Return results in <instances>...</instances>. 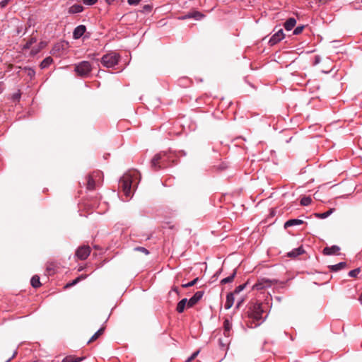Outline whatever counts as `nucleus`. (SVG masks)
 Wrapping results in <instances>:
<instances>
[{"mask_svg": "<svg viewBox=\"0 0 362 362\" xmlns=\"http://www.w3.org/2000/svg\"><path fill=\"white\" fill-rule=\"evenodd\" d=\"M304 28H305V25H298V26L296 27L293 30V34L295 35H299L300 33H302Z\"/></svg>", "mask_w": 362, "mask_h": 362, "instance_id": "nucleus-36", "label": "nucleus"}, {"mask_svg": "<svg viewBox=\"0 0 362 362\" xmlns=\"http://www.w3.org/2000/svg\"><path fill=\"white\" fill-rule=\"evenodd\" d=\"M199 351H197L195 352H194L190 357H189L185 362H191L192 360H194L197 356L199 354Z\"/></svg>", "mask_w": 362, "mask_h": 362, "instance_id": "nucleus-40", "label": "nucleus"}, {"mask_svg": "<svg viewBox=\"0 0 362 362\" xmlns=\"http://www.w3.org/2000/svg\"><path fill=\"white\" fill-rule=\"evenodd\" d=\"M86 32V27L84 25H79L76 26L73 31V38L74 40H78L83 35H85Z\"/></svg>", "mask_w": 362, "mask_h": 362, "instance_id": "nucleus-11", "label": "nucleus"}, {"mask_svg": "<svg viewBox=\"0 0 362 362\" xmlns=\"http://www.w3.org/2000/svg\"><path fill=\"white\" fill-rule=\"evenodd\" d=\"M340 250V247L337 245H332L331 247H325L323 249V254L325 255H332L337 254Z\"/></svg>", "mask_w": 362, "mask_h": 362, "instance_id": "nucleus-13", "label": "nucleus"}, {"mask_svg": "<svg viewBox=\"0 0 362 362\" xmlns=\"http://www.w3.org/2000/svg\"><path fill=\"white\" fill-rule=\"evenodd\" d=\"M228 342L227 341L224 342V341H223V339H218V344H219V346H220L221 349H223V350H225V349H227V344H228Z\"/></svg>", "mask_w": 362, "mask_h": 362, "instance_id": "nucleus-39", "label": "nucleus"}, {"mask_svg": "<svg viewBox=\"0 0 362 362\" xmlns=\"http://www.w3.org/2000/svg\"><path fill=\"white\" fill-rule=\"evenodd\" d=\"M361 2H362V0H361Z\"/></svg>", "mask_w": 362, "mask_h": 362, "instance_id": "nucleus-57", "label": "nucleus"}, {"mask_svg": "<svg viewBox=\"0 0 362 362\" xmlns=\"http://www.w3.org/2000/svg\"><path fill=\"white\" fill-rule=\"evenodd\" d=\"M303 223V221L298 218H292L286 221L284 223V228H288L289 227L299 226Z\"/></svg>", "mask_w": 362, "mask_h": 362, "instance_id": "nucleus-15", "label": "nucleus"}, {"mask_svg": "<svg viewBox=\"0 0 362 362\" xmlns=\"http://www.w3.org/2000/svg\"><path fill=\"white\" fill-rule=\"evenodd\" d=\"M180 18L182 19V20L188 19V18H193V17H192V13H189L187 15H185L184 16H182Z\"/></svg>", "mask_w": 362, "mask_h": 362, "instance_id": "nucleus-45", "label": "nucleus"}, {"mask_svg": "<svg viewBox=\"0 0 362 362\" xmlns=\"http://www.w3.org/2000/svg\"><path fill=\"white\" fill-rule=\"evenodd\" d=\"M243 300H239V301L237 303V304H236V308H239V307L240 306V305H241V303H243Z\"/></svg>", "mask_w": 362, "mask_h": 362, "instance_id": "nucleus-50", "label": "nucleus"}, {"mask_svg": "<svg viewBox=\"0 0 362 362\" xmlns=\"http://www.w3.org/2000/svg\"><path fill=\"white\" fill-rule=\"evenodd\" d=\"M312 202L310 197L305 196L300 199V204L302 206H308Z\"/></svg>", "mask_w": 362, "mask_h": 362, "instance_id": "nucleus-30", "label": "nucleus"}, {"mask_svg": "<svg viewBox=\"0 0 362 362\" xmlns=\"http://www.w3.org/2000/svg\"><path fill=\"white\" fill-rule=\"evenodd\" d=\"M90 254V248L89 246H81L76 251V256L81 259H86Z\"/></svg>", "mask_w": 362, "mask_h": 362, "instance_id": "nucleus-7", "label": "nucleus"}, {"mask_svg": "<svg viewBox=\"0 0 362 362\" xmlns=\"http://www.w3.org/2000/svg\"><path fill=\"white\" fill-rule=\"evenodd\" d=\"M141 1V0H127V2L129 5H137Z\"/></svg>", "mask_w": 362, "mask_h": 362, "instance_id": "nucleus-44", "label": "nucleus"}, {"mask_svg": "<svg viewBox=\"0 0 362 362\" xmlns=\"http://www.w3.org/2000/svg\"><path fill=\"white\" fill-rule=\"evenodd\" d=\"M46 274L48 275V276H51V275H53L54 274V266L50 264H48L46 267Z\"/></svg>", "mask_w": 362, "mask_h": 362, "instance_id": "nucleus-32", "label": "nucleus"}, {"mask_svg": "<svg viewBox=\"0 0 362 362\" xmlns=\"http://www.w3.org/2000/svg\"><path fill=\"white\" fill-rule=\"evenodd\" d=\"M9 1H10V0H1L0 1V7H1V8L6 7L8 4Z\"/></svg>", "mask_w": 362, "mask_h": 362, "instance_id": "nucleus-43", "label": "nucleus"}, {"mask_svg": "<svg viewBox=\"0 0 362 362\" xmlns=\"http://www.w3.org/2000/svg\"><path fill=\"white\" fill-rule=\"evenodd\" d=\"M134 250L143 252L145 255L149 254V251L146 247H136L134 248Z\"/></svg>", "mask_w": 362, "mask_h": 362, "instance_id": "nucleus-37", "label": "nucleus"}, {"mask_svg": "<svg viewBox=\"0 0 362 362\" xmlns=\"http://www.w3.org/2000/svg\"><path fill=\"white\" fill-rule=\"evenodd\" d=\"M153 7L150 4H146L143 6V11L144 12H151Z\"/></svg>", "mask_w": 362, "mask_h": 362, "instance_id": "nucleus-41", "label": "nucleus"}, {"mask_svg": "<svg viewBox=\"0 0 362 362\" xmlns=\"http://www.w3.org/2000/svg\"><path fill=\"white\" fill-rule=\"evenodd\" d=\"M21 98V94L20 93H15L13 95V100H18Z\"/></svg>", "mask_w": 362, "mask_h": 362, "instance_id": "nucleus-46", "label": "nucleus"}, {"mask_svg": "<svg viewBox=\"0 0 362 362\" xmlns=\"http://www.w3.org/2000/svg\"><path fill=\"white\" fill-rule=\"evenodd\" d=\"M171 291L176 293L178 296H180V291L177 286L172 287Z\"/></svg>", "mask_w": 362, "mask_h": 362, "instance_id": "nucleus-47", "label": "nucleus"}, {"mask_svg": "<svg viewBox=\"0 0 362 362\" xmlns=\"http://www.w3.org/2000/svg\"><path fill=\"white\" fill-rule=\"evenodd\" d=\"M247 284V282L243 284H241V285H239L238 286H237L234 291L233 292L234 294H238L239 293H240L242 291H243L245 289V288L246 287Z\"/></svg>", "mask_w": 362, "mask_h": 362, "instance_id": "nucleus-34", "label": "nucleus"}, {"mask_svg": "<svg viewBox=\"0 0 362 362\" xmlns=\"http://www.w3.org/2000/svg\"><path fill=\"white\" fill-rule=\"evenodd\" d=\"M296 20L294 18H288L286 22L284 23V28L289 31V30H291L294 26L296 25Z\"/></svg>", "mask_w": 362, "mask_h": 362, "instance_id": "nucleus-17", "label": "nucleus"}, {"mask_svg": "<svg viewBox=\"0 0 362 362\" xmlns=\"http://www.w3.org/2000/svg\"><path fill=\"white\" fill-rule=\"evenodd\" d=\"M272 281L267 279H262L252 286V289L257 291L262 290L271 286Z\"/></svg>", "mask_w": 362, "mask_h": 362, "instance_id": "nucleus-10", "label": "nucleus"}, {"mask_svg": "<svg viewBox=\"0 0 362 362\" xmlns=\"http://www.w3.org/2000/svg\"><path fill=\"white\" fill-rule=\"evenodd\" d=\"M108 4H110L114 0H105Z\"/></svg>", "mask_w": 362, "mask_h": 362, "instance_id": "nucleus-53", "label": "nucleus"}, {"mask_svg": "<svg viewBox=\"0 0 362 362\" xmlns=\"http://www.w3.org/2000/svg\"><path fill=\"white\" fill-rule=\"evenodd\" d=\"M83 11V7L81 4H74L69 9V13H79Z\"/></svg>", "mask_w": 362, "mask_h": 362, "instance_id": "nucleus-21", "label": "nucleus"}, {"mask_svg": "<svg viewBox=\"0 0 362 362\" xmlns=\"http://www.w3.org/2000/svg\"><path fill=\"white\" fill-rule=\"evenodd\" d=\"M66 45V42L64 41L56 43L50 52L51 54L55 56H60L61 52L65 49Z\"/></svg>", "mask_w": 362, "mask_h": 362, "instance_id": "nucleus-12", "label": "nucleus"}, {"mask_svg": "<svg viewBox=\"0 0 362 362\" xmlns=\"http://www.w3.org/2000/svg\"><path fill=\"white\" fill-rule=\"evenodd\" d=\"M199 279L198 277H197L188 283L182 284V287L185 288L192 287V286H194L199 281Z\"/></svg>", "mask_w": 362, "mask_h": 362, "instance_id": "nucleus-28", "label": "nucleus"}, {"mask_svg": "<svg viewBox=\"0 0 362 362\" xmlns=\"http://www.w3.org/2000/svg\"><path fill=\"white\" fill-rule=\"evenodd\" d=\"M62 362H78V361L74 360L71 356H67L63 359Z\"/></svg>", "mask_w": 362, "mask_h": 362, "instance_id": "nucleus-42", "label": "nucleus"}, {"mask_svg": "<svg viewBox=\"0 0 362 362\" xmlns=\"http://www.w3.org/2000/svg\"><path fill=\"white\" fill-rule=\"evenodd\" d=\"M119 58L120 57L117 53L112 52L103 55L100 62L103 66L112 68L119 63Z\"/></svg>", "mask_w": 362, "mask_h": 362, "instance_id": "nucleus-4", "label": "nucleus"}, {"mask_svg": "<svg viewBox=\"0 0 362 362\" xmlns=\"http://www.w3.org/2000/svg\"><path fill=\"white\" fill-rule=\"evenodd\" d=\"M360 272H361L360 268H356L353 270H351L349 272L348 275L349 277L355 278L358 276V274L360 273Z\"/></svg>", "mask_w": 362, "mask_h": 362, "instance_id": "nucleus-35", "label": "nucleus"}, {"mask_svg": "<svg viewBox=\"0 0 362 362\" xmlns=\"http://www.w3.org/2000/svg\"><path fill=\"white\" fill-rule=\"evenodd\" d=\"M86 278V275L81 274L79 276H78L77 278H76L75 279H74L73 281H71V282L66 284V285L65 286V288H67L74 286L76 284H77L81 280L85 279Z\"/></svg>", "mask_w": 362, "mask_h": 362, "instance_id": "nucleus-23", "label": "nucleus"}, {"mask_svg": "<svg viewBox=\"0 0 362 362\" xmlns=\"http://www.w3.org/2000/svg\"><path fill=\"white\" fill-rule=\"evenodd\" d=\"M192 17L195 20L200 21L204 17V15L199 11H194L192 12Z\"/></svg>", "mask_w": 362, "mask_h": 362, "instance_id": "nucleus-33", "label": "nucleus"}, {"mask_svg": "<svg viewBox=\"0 0 362 362\" xmlns=\"http://www.w3.org/2000/svg\"><path fill=\"white\" fill-rule=\"evenodd\" d=\"M346 266V263L345 262H341L338 264L329 265L328 267L331 272H337Z\"/></svg>", "mask_w": 362, "mask_h": 362, "instance_id": "nucleus-19", "label": "nucleus"}, {"mask_svg": "<svg viewBox=\"0 0 362 362\" xmlns=\"http://www.w3.org/2000/svg\"><path fill=\"white\" fill-rule=\"evenodd\" d=\"M24 71L28 76L33 78L35 76V71L30 67H25Z\"/></svg>", "mask_w": 362, "mask_h": 362, "instance_id": "nucleus-29", "label": "nucleus"}, {"mask_svg": "<svg viewBox=\"0 0 362 362\" xmlns=\"http://www.w3.org/2000/svg\"><path fill=\"white\" fill-rule=\"evenodd\" d=\"M204 293V291H197L193 296H192L189 300H187V307L192 308L195 304H197L203 297Z\"/></svg>", "mask_w": 362, "mask_h": 362, "instance_id": "nucleus-9", "label": "nucleus"}, {"mask_svg": "<svg viewBox=\"0 0 362 362\" xmlns=\"http://www.w3.org/2000/svg\"><path fill=\"white\" fill-rule=\"evenodd\" d=\"M358 300H359L361 304L362 305V293L361 294Z\"/></svg>", "mask_w": 362, "mask_h": 362, "instance_id": "nucleus-54", "label": "nucleus"}, {"mask_svg": "<svg viewBox=\"0 0 362 362\" xmlns=\"http://www.w3.org/2000/svg\"><path fill=\"white\" fill-rule=\"evenodd\" d=\"M264 310L260 304H255L247 311V320L245 322L248 327L255 328L259 326L266 319L263 317Z\"/></svg>", "mask_w": 362, "mask_h": 362, "instance_id": "nucleus-2", "label": "nucleus"}, {"mask_svg": "<svg viewBox=\"0 0 362 362\" xmlns=\"http://www.w3.org/2000/svg\"><path fill=\"white\" fill-rule=\"evenodd\" d=\"M223 334L226 337H230V332L232 329V323L228 318H226L223 321Z\"/></svg>", "mask_w": 362, "mask_h": 362, "instance_id": "nucleus-14", "label": "nucleus"}, {"mask_svg": "<svg viewBox=\"0 0 362 362\" xmlns=\"http://www.w3.org/2000/svg\"><path fill=\"white\" fill-rule=\"evenodd\" d=\"M37 39L36 37H31L30 40H28L26 43L24 45L25 49H30L31 46L36 42Z\"/></svg>", "mask_w": 362, "mask_h": 362, "instance_id": "nucleus-31", "label": "nucleus"}, {"mask_svg": "<svg viewBox=\"0 0 362 362\" xmlns=\"http://www.w3.org/2000/svg\"><path fill=\"white\" fill-rule=\"evenodd\" d=\"M236 274H237V269H235L233 270V273L230 276L221 280V284H226L231 283L233 281L234 278L235 277Z\"/></svg>", "mask_w": 362, "mask_h": 362, "instance_id": "nucleus-22", "label": "nucleus"}, {"mask_svg": "<svg viewBox=\"0 0 362 362\" xmlns=\"http://www.w3.org/2000/svg\"><path fill=\"white\" fill-rule=\"evenodd\" d=\"M105 331V328L104 327H101L100 328L92 337L91 338L89 339V341H88V343H90L91 341H93L95 340H96L101 334H103V333Z\"/></svg>", "mask_w": 362, "mask_h": 362, "instance_id": "nucleus-27", "label": "nucleus"}, {"mask_svg": "<svg viewBox=\"0 0 362 362\" xmlns=\"http://www.w3.org/2000/svg\"><path fill=\"white\" fill-rule=\"evenodd\" d=\"M320 62V56H315L314 64L316 65V64H319Z\"/></svg>", "mask_w": 362, "mask_h": 362, "instance_id": "nucleus-48", "label": "nucleus"}, {"mask_svg": "<svg viewBox=\"0 0 362 362\" xmlns=\"http://www.w3.org/2000/svg\"><path fill=\"white\" fill-rule=\"evenodd\" d=\"M334 209H330L324 213H316L315 215L316 217L319 218L324 219L329 216L334 212Z\"/></svg>", "mask_w": 362, "mask_h": 362, "instance_id": "nucleus-25", "label": "nucleus"}, {"mask_svg": "<svg viewBox=\"0 0 362 362\" xmlns=\"http://www.w3.org/2000/svg\"><path fill=\"white\" fill-rule=\"evenodd\" d=\"M285 37L283 29H279L276 33L272 35L269 40V44L274 46L283 40Z\"/></svg>", "mask_w": 362, "mask_h": 362, "instance_id": "nucleus-8", "label": "nucleus"}, {"mask_svg": "<svg viewBox=\"0 0 362 362\" xmlns=\"http://www.w3.org/2000/svg\"><path fill=\"white\" fill-rule=\"evenodd\" d=\"M304 252V250L302 247H298L292 250L291 252H288L287 256L289 257H296Z\"/></svg>", "mask_w": 362, "mask_h": 362, "instance_id": "nucleus-18", "label": "nucleus"}, {"mask_svg": "<svg viewBox=\"0 0 362 362\" xmlns=\"http://www.w3.org/2000/svg\"><path fill=\"white\" fill-rule=\"evenodd\" d=\"M92 66L89 62L82 61L75 65L74 71L80 76H87L91 71Z\"/></svg>", "mask_w": 362, "mask_h": 362, "instance_id": "nucleus-5", "label": "nucleus"}, {"mask_svg": "<svg viewBox=\"0 0 362 362\" xmlns=\"http://www.w3.org/2000/svg\"><path fill=\"white\" fill-rule=\"evenodd\" d=\"M82 2L86 6H93L98 2V0H82Z\"/></svg>", "mask_w": 362, "mask_h": 362, "instance_id": "nucleus-38", "label": "nucleus"}, {"mask_svg": "<svg viewBox=\"0 0 362 362\" xmlns=\"http://www.w3.org/2000/svg\"><path fill=\"white\" fill-rule=\"evenodd\" d=\"M74 360L78 361V362H80L83 360V358H74Z\"/></svg>", "mask_w": 362, "mask_h": 362, "instance_id": "nucleus-52", "label": "nucleus"}, {"mask_svg": "<svg viewBox=\"0 0 362 362\" xmlns=\"http://www.w3.org/2000/svg\"><path fill=\"white\" fill-rule=\"evenodd\" d=\"M182 154H183L184 156H185V155H186V153H185L184 151H182Z\"/></svg>", "mask_w": 362, "mask_h": 362, "instance_id": "nucleus-56", "label": "nucleus"}, {"mask_svg": "<svg viewBox=\"0 0 362 362\" xmlns=\"http://www.w3.org/2000/svg\"><path fill=\"white\" fill-rule=\"evenodd\" d=\"M187 298H182L180 301L178 302L176 310L178 313H182L184 312L185 308L186 305H187Z\"/></svg>", "mask_w": 362, "mask_h": 362, "instance_id": "nucleus-20", "label": "nucleus"}, {"mask_svg": "<svg viewBox=\"0 0 362 362\" xmlns=\"http://www.w3.org/2000/svg\"><path fill=\"white\" fill-rule=\"evenodd\" d=\"M139 176V172L136 170L125 173L119 180V186L122 188L124 194L130 198L132 195V186L135 178Z\"/></svg>", "mask_w": 362, "mask_h": 362, "instance_id": "nucleus-3", "label": "nucleus"}, {"mask_svg": "<svg viewBox=\"0 0 362 362\" xmlns=\"http://www.w3.org/2000/svg\"><path fill=\"white\" fill-rule=\"evenodd\" d=\"M234 303V293L230 292L226 296V301L224 305L226 310L230 309Z\"/></svg>", "mask_w": 362, "mask_h": 362, "instance_id": "nucleus-16", "label": "nucleus"}, {"mask_svg": "<svg viewBox=\"0 0 362 362\" xmlns=\"http://www.w3.org/2000/svg\"><path fill=\"white\" fill-rule=\"evenodd\" d=\"M83 39H88L90 37V34L86 33L85 35H83Z\"/></svg>", "mask_w": 362, "mask_h": 362, "instance_id": "nucleus-49", "label": "nucleus"}, {"mask_svg": "<svg viewBox=\"0 0 362 362\" xmlns=\"http://www.w3.org/2000/svg\"><path fill=\"white\" fill-rule=\"evenodd\" d=\"M30 284L33 288H38L41 286L40 277L37 275H34L30 279Z\"/></svg>", "mask_w": 362, "mask_h": 362, "instance_id": "nucleus-26", "label": "nucleus"}, {"mask_svg": "<svg viewBox=\"0 0 362 362\" xmlns=\"http://www.w3.org/2000/svg\"><path fill=\"white\" fill-rule=\"evenodd\" d=\"M52 62H53L52 58L50 57H47L42 61L40 66L42 69H46L52 63Z\"/></svg>", "mask_w": 362, "mask_h": 362, "instance_id": "nucleus-24", "label": "nucleus"}, {"mask_svg": "<svg viewBox=\"0 0 362 362\" xmlns=\"http://www.w3.org/2000/svg\"><path fill=\"white\" fill-rule=\"evenodd\" d=\"M177 163V154L175 151H161L156 154L151 161V167L155 170L158 171L160 169H164Z\"/></svg>", "mask_w": 362, "mask_h": 362, "instance_id": "nucleus-1", "label": "nucleus"}, {"mask_svg": "<svg viewBox=\"0 0 362 362\" xmlns=\"http://www.w3.org/2000/svg\"><path fill=\"white\" fill-rule=\"evenodd\" d=\"M21 32V28H18L17 33L19 34Z\"/></svg>", "mask_w": 362, "mask_h": 362, "instance_id": "nucleus-55", "label": "nucleus"}, {"mask_svg": "<svg viewBox=\"0 0 362 362\" xmlns=\"http://www.w3.org/2000/svg\"><path fill=\"white\" fill-rule=\"evenodd\" d=\"M16 353H17V352H16V351H15V352L13 353V356H12L10 358H8V359L6 361V362H9V361H11V359L15 356V355L16 354Z\"/></svg>", "mask_w": 362, "mask_h": 362, "instance_id": "nucleus-51", "label": "nucleus"}, {"mask_svg": "<svg viewBox=\"0 0 362 362\" xmlns=\"http://www.w3.org/2000/svg\"><path fill=\"white\" fill-rule=\"evenodd\" d=\"M103 176V173L100 171H95L93 174L89 175L87 177V188L89 190H93L95 188L96 182H99V180Z\"/></svg>", "mask_w": 362, "mask_h": 362, "instance_id": "nucleus-6", "label": "nucleus"}]
</instances>
